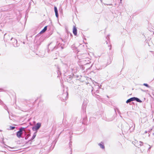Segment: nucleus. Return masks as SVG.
Here are the masks:
<instances>
[{
	"mask_svg": "<svg viewBox=\"0 0 154 154\" xmlns=\"http://www.w3.org/2000/svg\"><path fill=\"white\" fill-rule=\"evenodd\" d=\"M54 45L52 47V48H51V51H53L54 50H55L58 48H60L61 50H63L65 48V45L63 43H60L57 42L56 45L54 47Z\"/></svg>",
	"mask_w": 154,
	"mask_h": 154,
	"instance_id": "f257e3e1",
	"label": "nucleus"
},
{
	"mask_svg": "<svg viewBox=\"0 0 154 154\" xmlns=\"http://www.w3.org/2000/svg\"><path fill=\"white\" fill-rule=\"evenodd\" d=\"M41 126V123L40 122H38L36 124L33 126L32 128V129L33 131H35V132H37Z\"/></svg>",
	"mask_w": 154,
	"mask_h": 154,
	"instance_id": "f03ea898",
	"label": "nucleus"
},
{
	"mask_svg": "<svg viewBox=\"0 0 154 154\" xmlns=\"http://www.w3.org/2000/svg\"><path fill=\"white\" fill-rule=\"evenodd\" d=\"M93 89H94V88L92 87V90L91 91V92L92 94V95H93V96L94 97L97 98L98 99V100H99L100 102H103V99L102 98H101L100 97V96H99V95H98L97 94H96V93L95 92H93Z\"/></svg>",
	"mask_w": 154,
	"mask_h": 154,
	"instance_id": "7ed1b4c3",
	"label": "nucleus"
},
{
	"mask_svg": "<svg viewBox=\"0 0 154 154\" xmlns=\"http://www.w3.org/2000/svg\"><path fill=\"white\" fill-rule=\"evenodd\" d=\"M26 128H24L22 127H20L19 129V130L16 132V135L17 137L19 138H20L21 137L23 138L21 136V134L23 132V129Z\"/></svg>",
	"mask_w": 154,
	"mask_h": 154,
	"instance_id": "20e7f679",
	"label": "nucleus"
},
{
	"mask_svg": "<svg viewBox=\"0 0 154 154\" xmlns=\"http://www.w3.org/2000/svg\"><path fill=\"white\" fill-rule=\"evenodd\" d=\"M68 93L67 91H66V93H64L63 94L62 96L61 97V100L62 101L64 102L68 98Z\"/></svg>",
	"mask_w": 154,
	"mask_h": 154,
	"instance_id": "39448f33",
	"label": "nucleus"
},
{
	"mask_svg": "<svg viewBox=\"0 0 154 154\" xmlns=\"http://www.w3.org/2000/svg\"><path fill=\"white\" fill-rule=\"evenodd\" d=\"M131 128H130V126L128 124H127L123 126V128H122V131H123L125 132H127L129 130L131 129Z\"/></svg>",
	"mask_w": 154,
	"mask_h": 154,
	"instance_id": "423d86ee",
	"label": "nucleus"
},
{
	"mask_svg": "<svg viewBox=\"0 0 154 154\" xmlns=\"http://www.w3.org/2000/svg\"><path fill=\"white\" fill-rule=\"evenodd\" d=\"M11 40L12 41L13 46L15 47H17L19 46L17 43V41L16 39L13 37H11Z\"/></svg>",
	"mask_w": 154,
	"mask_h": 154,
	"instance_id": "0eeeda50",
	"label": "nucleus"
},
{
	"mask_svg": "<svg viewBox=\"0 0 154 154\" xmlns=\"http://www.w3.org/2000/svg\"><path fill=\"white\" fill-rule=\"evenodd\" d=\"M10 9L9 6H7L2 7L1 9V11L3 12L8 11H10Z\"/></svg>",
	"mask_w": 154,
	"mask_h": 154,
	"instance_id": "6e6552de",
	"label": "nucleus"
},
{
	"mask_svg": "<svg viewBox=\"0 0 154 154\" xmlns=\"http://www.w3.org/2000/svg\"><path fill=\"white\" fill-rule=\"evenodd\" d=\"M139 143H139H137V144H135V146L137 147H138V148H139V146H142L144 144L146 146H150L149 145H148L147 144H146V143H144L142 141H140Z\"/></svg>",
	"mask_w": 154,
	"mask_h": 154,
	"instance_id": "1a4fd4ad",
	"label": "nucleus"
},
{
	"mask_svg": "<svg viewBox=\"0 0 154 154\" xmlns=\"http://www.w3.org/2000/svg\"><path fill=\"white\" fill-rule=\"evenodd\" d=\"M55 67L57 69V74L58 75H61V73L60 71V68L59 67V66L58 65H55Z\"/></svg>",
	"mask_w": 154,
	"mask_h": 154,
	"instance_id": "9d476101",
	"label": "nucleus"
},
{
	"mask_svg": "<svg viewBox=\"0 0 154 154\" xmlns=\"http://www.w3.org/2000/svg\"><path fill=\"white\" fill-rule=\"evenodd\" d=\"M72 32L74 35L77 36V29L75 26H73Z\"/></svg>",
	"mask_w": 154,
	"mask_h": 154,
	"instance_id": "9b49d317",
	"label": "nucleus"
},
{
	"mask_svg": "<svg viewBox=\"0 0 154 154\" xmlns=\"http://www.w3.org/2000/svg\"><path fill=\"white\" fill-rule=\"evenodd\" d=\"M48 28L49 29L48 33L49 36H50L53 33V27L51 26H49Z\"/></svg>",
	"mask_w": 154,
	"mask_h": 154,
	"instance_id": "f8f14e48",
	"label": "nucleus"
},
{
	"mask_svg": "<svg viewBox=\"0 0 154 154\" xmlns=\"http://www.w3.org/2000/svg\"><path fill=\"white\" fill-rule=\"evenodd\" d=\"M54 11L55 14V16L57 18H58L59 15L58 13V11L57 7L56 6H54Z\"/></svg>",
	"mask_w": 154,
	"mask_h": 154,
	"instance_id": "ddd939ff",
	"label": "nucleus"
},
{
	"mask_svg": "<svg viewBox=\"0 0 154 154\" xmlns=\"http://www.w3.org/2000/svg\"><path fill=\"white\" fill-rule=\"evenodd\" d=\"M84 103H83V105L82 106V109L83 111V113H85L86 112V104H84Z\"/></svg>",
	"mask_w": 154,
	"mask_h": 154,
	"instance_id": "4468645a",
	"label": "nucleus"
},
{
	"mask_svg": "<svg viewBox=\"0 0 154 154\" xmlns=\"http://www.w3.org/2000/svg\"><path fill=\"white\" fill-rule=\"evenodd\" d=\"M98 145L100 146V148L103 149H105V146L104 143L103 142H101L98 144Z\"/></svg>",
	"mask_w": 154,
	"mask_h": 154,
	"instance_id": "2eb2a0df",
	"label": "nucleus"
},
{
	"mask_svg": "<svg viewBox=\"0 0 154 154\" xmlns=\"http://www.w3.org/2000/svg\"><path fill=\"white\" fill-rule=\"evenodd\" d=\"M134 101V97H131V98L128 99V100H126V103H130L132 101Z\"/></svg>",
	"mask_w": 154,
	"mask_h": 154,
	"instance_id": "dca6fc26",
	"label": "nucleus"
},
{
	"mask_svg": "<svg viewBox=\"0 0 154 154\" xmlns=\"http://www.w3.org/2000/svg\"><path fill=\"white\" fill-rule=\"evenodd\" d=\"M88 121L87 118L86 117H85L83 119L82 124L87 125V123Z\"/></svg>",
	"mask_w": 154,
	"mask_h": 154,
	"instance_id": "f3484780",
	"label": "nucleus"
},
{
	"mask_svg": "<svg viewBox=\"0 0 154 154\" xmlns=\"http://www.w3.org/2000/svg\"><path fill=\"white\" fill-rule=\"evenodd\" d=\"M48 26H45L44 28L40 32V33H44L45 32L47 29Z\"/></svg>",
	"mask_w": 154,
	"mask_h": 154,
	"instance_id": "a211bd4d",
	"label": "nucleus"
},
{
	"mask_svg": "<svg viewBox=\"0 0 154 154\" xmlns=\"http://www.w3.org/2000/svg\"><path fill=\"white\" fill-rule=\"evenodd\" d=\"M37 133V132H35L34 133L33 135V136H32V137L30 140H29V141H32V140H33L35 139V137H36V136Z\"/></svg>",
	"mask_w": 154,
	"mask_h": 154,
	"instance_id": "6ab92c4d",
	"label": "nucleus"
},
{
	"mask_svg": "<svg viewBox=\"0 0 154 154\" xmlns=\"http://www.w3.org/2000/svg\"><path fill=\"white\" fill-rule=\"evenodd\" d=\"M134 100L137 102L141 103L142 101L137 97H134Z\"/></svg>",
	"mask_w": 154,
	"mask_h": 154,
	"instance_id": "aec40b11",
	"label": "nucleus"
},
{
	"mask_svg": "<svg viewBox=\"0 0 154 154\" xmlns=\"http://www.w3.org/2000/svg\"><path fill=\"white\" fill-rule=\"evenodd\" d=\"M53 44V43L52 42H51L48 45V48L47 49V51L48 53H49L50 52V50L49 48V46L50 45H52Z\"/></svg>",
	"mask_w": 154,
	"mask_h": 154,
	"instance_id": "412c9836",
	"label": "nucleus"
},
{
	"mask_svg": "<svg viewBox=\"0 0 154 154\" xmlns=\"http://www.w3.org/2000/svg\"><path fill=\"white\" fill-rule=\"evenodd\" d=\"M1 105H2L4 108L6 110H7L8 112V113H9V111L8 110V108L7 106H6L5 104L3 103V104H1Z\"/></svg>",
	"mask_w": 154,
	"mask_h": 154,
	"instance_id": "4be33fe9",
	"label": "nucleus"
},
{
	"mask_svg": "<svg viewBox=\"0 0 154 154\" xmlns=\"http://www.w3.org/2000/svg\"><path fill=\"white\" fill-rule=\"evenodd\" d=\"M72 78H73L72 76L71 75H69L68 76H67V82L69 81H70V80H72Z\"/></svg>",
	"mask_w": 154,
	"mask_h": 154,
	"instance_id": "5701e85b",
	"label": "nucleus"
},
{
	"mask_svg": "<svg viewBox=\"0 0 154 154\" xmlns=\"http://www.w3.org/2000/svg\"><path fill=\"white\" fill-rule=\"evenodd\" d=\"M115 109V112L116 113V111H117L119 115L121 114V112H120L119 109L118 108H116V109Z\"/></svg>",
	"mask_w": 154,
	"mask_h": 154,
	"instance_id": "b1692460",
	"label": "nucleus"
},
{
	"mask_svg": "<svg viewBox=\"0 0 154 154\" xmlns=\"http://www.w3.org/2000/svg\"><path fill=\"white\" fill-rule=\"evenodd\" d=\"M143 85L146 86V87L148 88H150L151 87L147 83H143Z\"/></svg>",
	"mask_w": 154,
	"mask_h": 154,
	"instance_id": "393cba45",
	"label": "nucleus"
},
{
	"mask_svg": "<svg viewBox=\"0 0 154 154\" xmlns=\"http://www.w3.org/2000/svg\"><path fill=\"white\" fill-rule=\"evenodd\" d=\"M106 39H107V40H106V42L107 44H108V42H107V41H109V35H108L106 38Z\"/></svg>",
	"mask_w": 154,
	"mask_h": 154,
	"instance_id": "a878e982",
	"label": "nucleus"
},
{
	"mask_svg": "<svg viewBox=\"0 0 154 154\" xmlns=\"http://www.w3.org/2000/svg\"><path fill=\"white\" fill-rule=\"evenodd\" d=\"M72 136H70V142L69 143V147H71V145L72 146V142H71V139L72 138Z\"/></svg>",
	"mask_w": 154,
	"mask_h": 154,
	"instance_id": "bb28decb",
	"label": "nucleus"
},
{
	"mask_svg": "<svg viewBox=\"0 0 154 154\" xmlns=\"http://www.w3.org/2000/svg\"><path fill=\"white\" fill-rule=\"evenodd\" d=\"M15 127L14 126H10L9 127V129L10 130H13L15 128Z\"/></svg>",
	"mask_w": 154,
	"mask_h": 154,
	"instance_id": "cd10ccee",
	"label": "nucleus"
},
{
	"mask_svg": "<svg viewBox=\"0 0 154 154\" xmlns=\"http://www.w3.org/2000/svg\"><path fill=\"white\" fill-rule=\"evenodd\" d=\"M152 129H151L149 130V131H148V134H149V135H148L149 137L150 136V132L152 131Z\"/></svg>",
	"mask_w": 154,
	"mask_h": 154,
	"instance_id": "c85d7f7f",
	"label": "nucleus"
},
{
	"mask_svg": "<svg viewBox=\"0 0 154 154\" xmlns=\"http://www.w3.org/2000/svg\"><path fill=\"white\" fill-rule=\"evenodd\" d=\"M140 90H141V91L143 92H147L148 91V90H143L141 88H140Z\"/></svg>",
	"mask_w": 154,
	"mask_h": 154,
	"instance_id": "c756f323",
	"label": "nucleus"
},
{
	"mask_svg": "<svg viewBox=\"0 0 154 154\" xmlns=\"http://www.w3.org/2000/svg\"><path fill=\"white\" fill-rule=\"evenodd\" d=\"M134 128H135V125H134V127L133 128H131V129H129V130H130V132H132V131H134Z\"/></svg>",
	"mask_w": 154,
	"mask_h": 154,
	"instance_id": "7c9ffc66",
	"label": "nucleus"
},
{
	"mask_svg": "<svg viewBox=\"0 0 154 154\" xmlns=\"http://www.w3.org/2000/svg\"><path fill=\"white\" fill-rule=\"evenodd\" d=\"M67 82L71 84H72L73 83V82L72 80H70V81H68Z\"/></svg>",
	"mask_w": 154,
	"mask_h": 154,
	"instance_id": "2f4dec72",
	"label": "nucleus"
},
{
	"mask_svg": "<svg viewBox=\"0 0 154 154\" xmlns=\"http://www.w3.org/2000/svg\"><path fill=\"white\" fill-rule=\"evenodd\" d=\"M69 33L70 34V35L71 36V37H72V34L70 32H67V34H68Z\"/></svg>",
	"mask_w": 154,
	"mask_h": 154,
	"instance_id": "473e14b6",
	"label": "nucleus"
},
{
	"mask_svg": "<svg viewBox=\"0 0 154 154\" xmlns=\"http://www.w3.org/2000/svg\"><path fill=\"white\" fill-rule=\"evenodd\" d=\"M54 145L53 146V147H52L51 146L50 148V149L51 150H52L54 148Z\"/></svg>",
	"mask_w": 154,
	"mask_h": 154,
	"instance_id": "72a5a7b5",
	"label": "nucleus"
},
{
	"mask_svg": "<svg viewBox=\"0 0 154 154\" xmlns=\"http://www.w3.org/2000/svg\"><path fill=\"white\" fill-rule=\"evenodd\" d=\"M96 93L99 94V91L98 90H97L95 92Z\"/></svg>",
	"mask_w": 154,
	"mask_h": 154,
	"instance_id": "f704fd0d",
	"label": "nucleus"
},
{
	"mask_svg": "<svg viewBox=\"0 0 154 154\" xmlns=\"http://www.w3.org/2000/svg\"><path fill=\"white\" fill-rule=\"evenodd\" d=\"M3 104V102L0 99V104Z\"/></svg>",
	"mask_w": 154,
	"mask_h": 154,
	"instance_id": "c9c22d12",
	"label": "nucleus"
},
{
	"mask_svg": "<svg viewBox=\"0 0 154 154\" xmlns=\"http://www.w3.org/2000/svg\"><path fill=\"white\" fill-rule=\"evenodd\" d=\"M108 46H110V48H109V50H111V48H112V46H111V45H110V46H109V45H108Z\"/></svg>",
	"mask_w": 154,
	"mask_h": 154,
	"instance_id": "e433bc0d",
	"label": "nucleus"
},
{
	"mask_svg": "<svg viewBox=\"0 0 154 154\" xmlns=\"http://www.w3.org/2000/svg\"><path fill=\"white\" fill-rule=\"evenodd\" d=\"M29 141V140H28V141H27V142H26V143H25V144H28V143H29V141Z\"/></svg>",
	"mask_w": 154,
	"mask_h": 154,
	"instance_id": "4c0bfd02",
	"label": "nucleus"
},
{
	"mask_svg": "<svg viewBox=\"0 0 154 154\" xmlns=\"http://www.w3.org/2000/svg\"><path fill=\"white\" fill-rule=\"evenodd\" d=\"M106 5H112V4H106Z\"/></svg>",
	"mask_w": 154,
	"mask_h": 154,
	"instance_id": "58836bf2",
	"label": "nucleus"
},
{
	"mask_svg": "<svg viewBox=\"0 0 154 154\" xmlns=\"http://www.w3.org/2000/svg\"><path fill=\"white\" fill-rule=\"evenodd\" d=\"M28 138V137H25V140H26Z\"/></svg>",
	"mask_w": 154,
	"mask_h": 154,
	"instance_id": "ea45409f",
	"label": "nucleus"
},
{
	"mask_svg": "<svg viewBox=\"0 0 154 154\" xmlns=\"http://www.w3.org/2000/svg\"><path fill=\"white\" fill-rule=\"evenodd\" d=\"M151 146H150L149 148H148V150H150V149H151Z\"/></svg>",
	"mask_w": 154,
	"mask_h": 154,
	"instance_id": "a19ab883",
	"label": "nucleus"
},
{
	"mask_svg": "<svg viewBox=\"0 0 154 154\" xmlns=\"http://www.w3.org/2000/svg\"><path fill=\"white\" fill-rule=\"evenodd\" d=\"M76 78H78L79 77V75H76Z\"/></svg>",
	"mask_w": 154,
	"mask_h": 154,
	"instance_id": "79ce46f5",
	"label": "nucleus"
},
{
	"mask_svg": "<svg viewBox=\"0 0 154 154\" xmlns=\"http://www.w3.org/2000/svg\"><path fill=\"white\" fill-rule=\"evenodd\" d=\"M147 132V131H145V132H144V133H145V134H146V133Z\"/></svg>",
	"mask_w": 154,
	"mask_h": 154,
	"instance_id": "37998d69",
	"label": "nucleus"
},
{
	"mask_svg": "<svg viewBox=\"0 0 154 154\" xmlns=\"http://www.w3.org/2000/svg\"><path fill=\"white\" fill-rule=\"evenodd\" d=\"M122 0H120V3H122Z\"/></svg>",
	"mask_w": 154,
	"mask_h": 154,
	"instance_id": "c03bdc74",
	"label": "nucleus"
},
{
	"mask_svg": "<svg viewBox=\"0 0 154 154\" xmlns=\"http://www.w3.org/2000/svg\"><path fill=\"white\" fill-rule=\"evenodd\" d=\"M27 135H28L29 136V137L30 136V134H28Z\"/></svg>",
	"mask_w": 154,
	"mask_h": 154,
	"instance_id": "a18cd8bd",
	"label": "nucleus"
},
{
	"mask_svg": "<svg viewBox=\"0 0 154 154\" xmlns=\"http://www.w3.org/2000/svg\"><path fill=\"white\" fill-rule=\"evenodd\" d=\"M8 147L10 149H14V147H13L12 148H11V147Z\"/></svg>",
	"mask_w": 154,
	"mask_h": 154,
	"instance_id": "49530a36",
	"label": "nucleus"
},
{
	"mask_svg": "<svg viewBox=\"0 0 154 154\" xmlns=\"http://www.w3.org/2000/svg\"><path fill=\"white\" fill-rule=\"evenodd\" d=\"M6 33H5L4 35V38H5V35H6Z\"/></svg>",
	"mask_w": 154,
	"mask_h": 154,
	"instance_id": "de8ad7c7",
	"label": "nucleus"
},
{
	"mask_svg": "<svg viewBox=\"0 0 154 154\" xmlns=\"http://www.w3.org/2000/svg\"><path fill=\"white\" fill-rule=\"evenodd\" d=\"M31 141V142L30 143V144H32V141Z\"/></svg>",
	"mask_w": 154,
	"mask_h": 154,
	"instance_id": "09e8293b",
	"label": "nucleus"
},
{
	"mask_svg": "<svg viewBox=\"0 0 154 154\" xmlns=\"http://www.w3.org/2000/svg\"><path fill=\"white\" fill-rule=\"evenodd\" d=\"M119 116H120L121 117V118H122V116H121V114L120 115H119Z\"/></svg>",
	"mask_w": 154,
	"mask_h": 154,
	"instance_id": "8fccbe9b",
	"label": "nucleus"
},
{
	"mask_svg": "<svg viewBox=\"0 0 154 154\" xmlns=\"http://www.w3.org/2000/svg\"><path fill=\"white\" fill-rule=\"evenodd\" d=\"M60 39L62 40V41H63V39H62V38H61Z\"/></svg>",
	"mask_w": 154,
	"mask_h": 154,
	"instance_id": "3c124183",
	"label": "nucleus"
},
{
	"mask_svg": "<svg viewBox=\"0 0 154 154\" xmlns=\"http://www.w3.org/2000/svg\"><path fill=\"white\" fill-rule=\"evenodd\" d=\"M3 141V143H4V141L3 140V141Z\"/></svg>",
	"mask_w": 154,
	"mask_h": 154,
	"instance_id": "603ef678",
	"label": "nucleus"
},
{
	"mask_svg": "<svg viewBox=\"0 0 154 154\" xmlns=\"http://www.w3.org/2000/svg\"><path fill=\"white\" fill-rule=\"evenodd\" d=\"M89 64V63H86V64Z\"/></svg>",
	"mask_w": 154,
	"mask_h": 154,
	"instance_id": "864d4df0",
	"label": "nucleus"
},
{
	"mask_svg": "<svg viewBox=\"0 0 154 154\" xmlns=\"http://www.w3.org/2000/svg\"><path fill=\"white\" fill-rule=\"evenodd\" d=\"M152 135H154V133H152Z\"/></svg>",
	"mask_w": 154,
	"mask_h": 154,
	"instance_id": "5fc2aeb1",
	"label": "nucleus"
},
{
	"mask_svg": "<svg viewBox=\"0 0 154 154\" xmlns=\"http://www.w3.org/2000/svg\"><path fill=\"white\" fill-rule=\"evenodd\" d=\"M9 150H10V151H13L12 150H9Z\"/></svg>",
	"mask_w": 154,
	"mask_h": 154,
	"instance_id": "6e6d98bb",
	"label": "nucleus"
},
{
	"mask_svg": "<svg viewBox=\"0 0 154 154\" xmlns=\"http://www.w3.org/2000/svg\"><path fill=\"white\" fill-rule=\"evenodd\" d=\"M145 99H146V98H144V100H145Z\"/></svg>",
	"mask_w": 154,
	"mask_h": 154,
	"instance_id": "4d7b16f0",
	"label": "nucleus"
},
{
	"mask_svg": "<svg viewBox=\"0 0 154 154\" xmlns=\"http://www.w3.org/2000/svg\"><path fill=\"white\" fill-rule=\"evenodd\" d=\"M107 96V97H109L108 96Z\"/></svg>",
	"mask_w": 154,
	"mask_h": 154,
	"instance_id": "13d9d810",
	"label": "nucleus"
},
{
	"mask_svg": "<svg viewBox=\"0 0 154 154\" xmlns=\"http://www.w3.org/2000/svg\"><path fill=\"white\" fill-rule=\"evenodd\" d=\"M27 148H28V147H27Z\"/></svg>",
	"mask_w": 154,
	"mask_h": 154,
	"instance_id": "bf43d9fd",
	"label": "nucleus"
},
{
	"mask_svg": "<svg viewBox=\"0 0 154 154\" xmlns=\"http://www.w3.org/2000/svg\"><path fill=\"white\" fill-rule=\"evenodd\" d=\"M70 154H72V153H71Z\"/></svg>",
	"mask_w": 154,
	"mask_h": 154,
	"instance_id": "052dcab7",
	"label": "nucleus"
}]
</instances>
